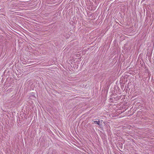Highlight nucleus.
<instances>
[{
	"label": "nucleus",
	"mask_w": 154,
	"mask_h": 154,
	"mask_svg": "<svg viewBox=\"0 0 154 154\" xmlns=\"http://www.w3.org/2000/svg\"><path fill=\"white\" fill-rule=\"evenodd\" d=\"M101 123H102V122L103 121V120H101Z\"/></svg>",
	"instance_id": "nucleus-3"
},
{
	"label": "nucleus",
	"mask_w": 154,
	"mask_h": 154,
	"mask_svg": "<svg viewBox=\"0 0 154 154\" xmlns=\"http://www.w3.org/2000/svg\"><path fill=\"white\" fill-rule=\"evenodd\" d=\"M140 64L141 66V67H143L144 66V65L145 64L144 63H143V62H142V63H141V61H140Z\"/></svg>",
	"instance_id": "nucleus-2"
},
{
	"label": "nucleus",
	"mask_w": 154,
	"mask_h": 154,
	"mask_svg": "<svg viewBox=\"0 0 154 154\" xmlns=\"http://www.w3.org/2000/svg\"><path fill=\"white\" fill-rule=\"evenodd\" d=\"M93 122H94L96 124H97L99 125H101L100 124V120H99L98 121H93Z\"/></svg>",
	"instance_id": "nucleus-1"
}]
</instances>
